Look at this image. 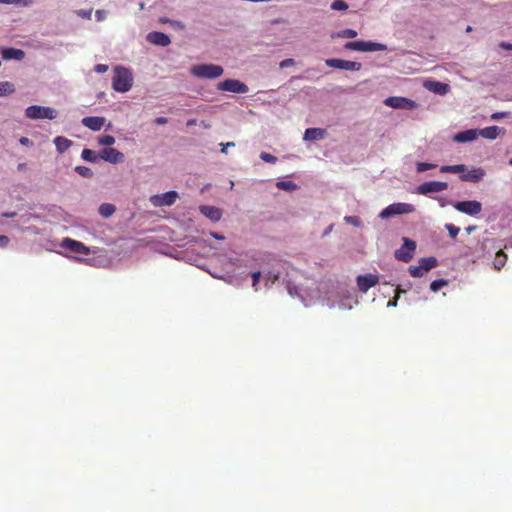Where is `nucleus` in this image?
<instances>
[{"label": "nucleus", "mask_w": 512, "mask_h": 512, "mask_svg": "<svg viewBox=\"0 0 512 512\" xmlns=\"http://www.w3.org/2000/svg\"><path fill=\"white\" fill-rule=\"evenodd\" d=\"M25 115L30 119H55L57 111L51 107L31 105L25 110Z\"/></svg>", "instance_id": "nucleus-5"}, {"label": "nucleus", "mask_w": 512, "mask_h": 512, "mask_svg": "<svg viewBox=\"0 0 512 512\" xmlns=\"http://www.w3.org/2000/svg\"><path fill=\"white\" fill-rule=\"evenodd\" d=\"M147 40L154 45L162 47L168 46L171 43V40L168 35L157 31L150 32L147 35Z\"/></svg>", "instance_id": "nucleus-17"}, {"label": "nucleus", "mask_w": 512, "mask_h": 512, "mask_svg": "<svg viewBox=\"0 0 512 512\" xmlns=\"http://www.w3.org/2000/svg\"><path fill=\"white\" fill-rule=\"evenodd\" d=\"M251 276H252V287L254 288L255 291H257L261 273L259 271L253 272Z\"/></svg>", "instance_id": "nucleus-43"}, {"label": "nucleus", "mask_w": 512, "mask_h": 512, "mask_svg": "<svg viewBox=\"0 0 512 512\" xmlns=\"http://www.w3.org/2000/svg\"><path fill=\"white\" fill-rule=\"evenodd\" d=\"M33 3L32 0H14L13 4H20L22 6H30Z\"/></svg>", "instance_id": "nucleus-50"}, {"label": "nucleus", "mask_w": 512, "mask_h": 512, "mask_svg": "<svg viewBox=\"0 0 512 512\" xmlns=\"http://www.w3.org/2000/svg\"><path fill=\"white\" fill-rule=\"evenodd\" d=\"M448 188V183L442 181H429L424 182L416 188V193L427 195L429 193H436L444 191Z\"/></svg>", "instance_id": "nucleus-11"}, {"label": "nucleus", "mask_w": 512, "mask_h": 512, "mask_svg": "<svg viewBox=\"0 0 512 512\" xmlns=\"http://www.w3.org/2000/svg\"><path fill=\"white\" fill-rule=\"evenodd\" d=\"M509 164L512 165V158L509 160Z\"/></svg>", "instance_id": "nucleus-64"}, {"label": "nucleus", "mask_w": 512, "mask_h": 512, "mask_svg": "<svg viewBox=\"0 0 512 512\" xmlns=\"http://www.w3.org/2000/svg\"><path fill=\"white\" fill-rule=\"evenodd\" d=\"M415 211V206L410 203H393L384 208L379 217L382 219H388L394 215L409 214Z\"/></svg>", "instance_id": "nucleus-4"}, {"label": "nucleus", "mask_w": 512, "mask_h": 512, "mask_svg": "<svg viewBox=\"0 0 512 512\" xmlns=\"http://www.w3.org/2000/svg\"><path fill=\"white\" fill-rule=\"evenodd\" d=\"M276 187L281 190L292 191L297 188V185L292 181H278Z\"/></svg>", "instance_id": "nucleus-33"}, {"label": "nucleus", "mask_w": 512, "mask_h": 512, "mask_svg": "<svg viewBox=\"0 0 512 512\" xmlns=\"http://www.w3.org/2000/svg\"><path fill=\"white\" fill-rule=\"evenodd\" d=\"M221 146H222L221 152L226 154L227 153V149H229V147H234L235 143L234 142H227L225 144L222 143Z\"/></svg>", "instance_id": "nucleus-49"}, {"label": "nucleus", "mask_w": 512, "mask_h": 512, "mask_svg": "<svg viewBox=\"0 0 512 512\" xmlns=\"http://www.w3.org/2000/svg\"><path fill=\"white\" fill-rule=\"evenodd\" d=\"M60 245L62 248H65L75 254H90V249L84 243L68 237L64 238Z\"/></svg>", "instance_id": "nucleus-13"}, {"label": "nucleus", "mask_w": 512, "mask_h": 512, "mask_svg": "<svg viewBox=\"0 0 512 512\" xmlns=\"http://www.w3.org/2000/svg\"><path fill=\"white\" fill-rule=\"evenodd\" d=\"M200 212L213 222L219 221L222 216L221 210L214 206L202 205Z\"/></svg>", "instance_id": "nucleus-20"}, {"label": "nucleus", "mask_w": 512, "mask_h": 512, "mask_svg": "<svg viewBox=\"0 0 512 512\" xmlns=\"http://www.w3.org/2000/svg\"><path fill=\"white\" fill-rule=\"evenodd\" d=\"M97 142L102 146H111L115 143V138L112 135H102L97 138Z\"/></svg>", "instance_id": "nucleus-34"}, {"label": "nucleus", "mask_w": 512, "mask_h": 512, "mask_svg": "<svg viewBox=\"0 0 512 512\" xmlns=\"http://www.w3.org/2000/svg\"><path fill=\"white\" fill-rule=\"evenodd\" d=\"M168 122V119L166 117H157L155 119V123L158 125H164Z\"/></svg>", "instance_id": "nucleus-52"}, {"label": "nucleus", "mask_w": 512, "mask_h": 512, "mask_svg": "<svg viewBox=\"0 0 512 512\" xmlns=\"http://www.w3.org/2000/svg\"><path fill=\"white\" fill-rule=\"evenodd\" d=\"M326 130L322 128H308L304 133V140L306 141H315L321 140L326 136Z\"/></svg>", "instance_id": "nucleus-21"}, {"label": "nucleus", "mask_w": 512, "mask_h": 512, "mask_svg": "<svg viewBox=\"0 0 512 512\" xmlns=\"http://www.w3.org/2000/svg\"><path fill=\"white\" fill-rule=\"evenodd\" d=\"M436 165L432 163L419 162L417 163V172H424L430 169L435 168Z\"/></svg>", "instance_id": "nucleus-41"}, {"label": "nucleus", "mask_w": 512, "mask_h": 512, "mask_svg": "<svg viewBox=\"0 0 512 512\" xmlns=\"http://www.w3.org/2000/svg\"><path fill=\"white\" fill-rule=\"evenodd\" d=\"M106 119L100 116H88L82 119V124L92 131H100L105 125Z\"/></svg>", "instance_id": "nucleus-16"}, {"label": "nucleus", "mask_w": 512, "mask_h": 512, "mask_svg": "<svg viewBox=\"0 0 512 512\" xmlns=\"http://www.w3.org/2000/svg\"><path fill=\"white\" fill-rule=\"evenodd\" d=\"M2 3H4V4H13L14 0H2Z\"/></svg>", "instance_id": "nucleus-58"}, {"label": "nucleus", "mask_w": 512, "mask_h": 512, "mask_svg": "<svg viewBox=\"0 0 512 512\" xmlns=\"http://www.w3.org/2000/svg\"><path fill=\"white\" fill-rule=\"evenodd\" d=\"M260 158L267 163H275L277 161V158L274 155L267 152H261Z\"/></svg>", "instance_id": "nucleus-42"}, {"label": "nucleus", "mask_w": 512, "mask_h": 512, "mask_svg": "<svg viewBox=\"0 0 512 512\" xmlns=\"http://www.w3.org/2000/svg\"><path fill=\"white\" fill-rule=\"evenodd\" d=\"M472 229H473L472 227H469V228L467 229V231H468V232H470V231H472Z\"/></svg>", "instance_id": "nucleus-63"}, {"label": "nucleus", "mask_w": 512, "mask_h": 512, "mask_svg": "<svg viewBox=\"0 0 512 512\" xmlns=\"http://www.w3.org/2000/svg\"><path fill=\"white\" fill-rule=\"evenodd\" d=\"M499 134V128L497 126H490L478 130V135L486 139H495Z\"/></svg>", "instance_id": "nucleus-25"}, {"label": "nucleus", "mask_w": 512, "mask_h": 512, "mask_svg": "<svg viewBox=\"0 0 512 512\" xmlns=\"http://www.w3.org/2000/svg\"><path fill=\"white\" fill-rule=\"evenodd\" d=\"M9 243V238L5 235H0V246L5 247Z\"/></svg>", "instance_id": "nucleus-51"}, {"label": "nucleus", "mask_w": 512, "mask_h": 512, "mask_svg": "<svg viewBox=\"0 0 512 512\" xmlns=\"http://www.w3.org/2000/svg\"><path fill=\"white\" fill-rule=\"evenodd\" d=\"M178 198V193L176 191H168L163 194L153 195L150 197V202L156 206H171L175 203Z\"/></svg>", "instance_id": "nucleus-12"}, {"label": "nucleus", "mask_w": 512, "mask_h": 512, "mask_svg": "<svg viewBox=\"0 0 512 512\" xmlns=\"http://www.w3.org/2000/svg\"><path fill=\"white\" fill-rule=\"evenodd\" d=\"M332 10H346L348 9V4L343 0H335L331 4Z\"/></svg>", "instance_id": "nucleus-38"}, {"label": "nucleus", "mask_w": 512, "mask_h": 512, "mask_svg": "<svg viewBox=\"0 0 512 512\" xmlns=\"http://www.w3.org/2000/svg\"><path fill=\"white\" fill-rule=\"evenodd\" d=\"M409 273L412 277H423L424 274L426 273V271H424V269H422V267L420 265H418V266L411 265L409 267Z\"/></svg>", "instance_id": "nucleus-36"}, {"label": "nucleus", "mask_w": 512, "mask_h": 512, "mask_svg": "<svg viewBox=\"0 0 512 512\" xmlns=\"http://www.w3.org/2000/svg\"><path fill=\"white\" fill-rule=\"evenodd\" d=\"M15 87L11 82H0V96H6L14 93Z\"/></svg>", "instance_id": "nucleus-31"}, {"label": "nucleus", "mask_w": 512, "mask_h": 512, "mask_svg": "<svg viewBox=\"0 0 512 512\" xmlns=\"http://www.w3.org/2000/svg\"><path fill=\"white\" fill-rule=\"evenodd\" d=\"M344 220L354 226H358L360 224V219L357 216H346Z\"/></svg>", "instance_id": "nucleus-44"}, {"label": "nucleus", "mask_w": 512, "mask_h": 512, "mask_svg": "<svg viewBox=\"0 0 512 512\" xmlns=\"http://www.w3.org/2000/svg\"><path fill=\"white\" fill-rule=\"evenodd\" d=\"M415 250L416 242L404 237L403 245L395 251L394 256L397 260L408 263L413 258Z\"/></svg>", "instance_id": "nucleus-6"}, {"label": "nucleus", "mask_w": 512, "mask_h": 512, "mask_svg": "<svg viewBox=\"0 0 512 512\" xmlns=\"http://www.w3.org/2000/svg\"><path fill=\"white\" fill-rule=\"evenodd\" d=\"M3 217H6V218H13L16 216V212H11V213H3L2 214Z\"/></svg>", "instance_id": "nucleus-56"}, {"label": "nucleus", "mask_w": 512, "mask_h": 512, "mask_svg": "<svg viewBox=\"0 0 512 512\" xmlns=\"http://www.w3.org/2000/svg\"><path fill=\"white\" fill-rule=\"evenodd\" d=\"M445 228L447 229L448 233H449V236L451 238H456L457 235L459 234L460 232V228H458L457 226L453 225V224H446L445 225Z\"/></svg>", "instance_id": "nucleus-39"}, {"label": "nucleus", "mask_w": 512, "mask_h": 512, "mask_svg": "<svg viewBox=\"0 0 512 512\" xmlns=\"http://www.w3.org/2000/svg\"><path fill=\"white\" fill-rule=\"evenodd\" d=\"M4 60L22 61L25 58V52L17 48H3L1 51Z\"/></svg>", "instance_id": "nucleus-18"}, {"label": "nucleus", "mask_w": 512, "mask_h": 512, "mask_svg": "<svg viewBox=\"0 0 512 512\" xmlns=\"http://www.w3.org/2000/svg\"><path fill=\"white\" fill-rule=\"evenodd\" d=\"M358 289L362 293H366L370 288L376 286L379 282V277L375 274L359 275L356 279Z\"/></svg>", "instance_id": "nucleus-15"}, {"label": "nucleus", "mask_w": 512, "mask_h": 512, "mask_svg": "<svg viewBox=\"0 0 512 512\" xmlns=\"http://www.w3.org/2000/svg\"><path fill=\"white\" fill-rule=\"evenodd\" d=\"M217 89L236 94H245L249 91L248 86L236 79H226L217 84Z\"/></svg>", "instance_id": "nucleus-7"}, {"label": "nucleus", "mask_w": 512, "mask_h": 512, "mask_svg": "<svg viewBox=\"0 0 512 512\" xmlns=\"http://www.w3.org/2000/svg\"><path fill=\"white\" fill-rule=\"evenodd\" d=\"M346 50L351 51H361V52H375V51H385L387 46L382 43L372 42V41H352L347 42L344 45Z\"/></svg>", "instance_id": "nucleus-3"}, {"label": "nucleus", "mask_w": 512, "mask_h": 512, "mask_svg": "<svg viewBox=\"0 0 512 512\" xmlns=\"http://www.w3.org/2000/svg\"><path fill=\"white\" fill-rule=\"evenodd\" d=\"M92 8L91 9H79L75 11V14L83 19H91L92 16Z\"/></svg>", "instance_id": "nucleus-40"}, {"label": "nucleus", "mask_w": 512, "mask_h": 512, "mask_svg": "<svg viewBox=\"0 0 512 512\" xmlns=\"http://www.w3.org/2000/svg\"><path fill=\"white\" fill-rule=\"evenodd\" d=\"M506 261H507V255L502 250H499L495 254V257L493 260L494 269H496L498 271L501 270V268L505 266Z\"/></svg>", "instance_id": "nucleus-26"}, {"label": "nucleus", "mask_w": 512, "mask_h": 512, "mask_svg": "<svg viewBox=\"0 0 512 512\" xmlns=\"http://www.w3.org/2000/svg\"><path fill=\"white\" fill-rule=\"evenodd\" d=\"M478 136V130L477 129H469L462 132L457 133L454 136V140L459 143H465L469 141H473Z\"/></svg>", "instance_id": "nucleus-22"}, {"label": "nucleus", "mask_w": 512, "mask_h": 512, "mask_svg": "<svg viewBox=\"0 0 512 512\" xmlns=\"http://www.w3.org/2000/svg\"><path fill=\"white\" fill-rule=\"evenodd\" d=\"M132 74L124 67H116L112 80V87L117 92H127L132 87Z\"/></svg>", "instance_id": "nucleus-1"}, {"label": "nucleus", "mask_w": 512, "mask_h": 512, "mask_svg": "<svg viewBox=\"0 0 512 512\" xmlns=\"http://www.w3.org/2000/svg\"><path fill=\"white\" fill-rule=\"evenodd\" d=\"M24 167H25V164H19V165H18V169H19V170L24 169Z\"/></svg>", "instance_id": "nucleus-59"}, {"label": "nucleus", "mask_w": 512, "mask_h": 512, "mask_svg": "<svg viewBox=\"0 0 512 512\" xmlns=\"http://www.w3.org/2000/svg\"><path fill=\"white\" fill-rule=\"evenodd\" d=\"M94 71L97 72V73H105V72L108 71V65H106V64H97L94 67Z\"/></svg>", "instance_id": "nucleus-46"}, {"label": "nucleus", "mask_w": 512, "mask_h": 512, "mask_svg": "<svg viewBox=\"0 0 512 512\" xmlns=\"http://www.w3.org/2000/svg\"><path fill=\"white\" fill-rule=\"evenodd\" d=\"M499 46L504 50H512V44L507 42H501Z\"/></svg>", "instance_id": "nucleus-53"}, {"label": "nucleus", "mask_w": 512, "mask_h": 512, "mask_svg": "<svg viewBox=\"0 0 512 512\" xmlns=\"http://www.w3.org/2000/svg\"><path fill=\"white\" fill-rule=\"evenodd\" d=\"M190 72L197 78L216 79L223 75L224 69L216 64H198L192 66Z\"/></svg>", "instance_id": "nucleus-2"}, {"label": "nucleus", "mask_w": 512, "mask_h": 512, "mask_svg": "<svg viewBox=\"0 0 512 512\" xmlns=\"http://www.w3.org/2000/svg\"><path fill=\"white\" fill-rule=\"evenodd\" d=\"M112 127V124L111 123H108L107 125V129H110Z\"/></svg>", "instance_id": "nucleus-62"}, {"label": "nucleus", "mask_w": 512, "mask_h": 512, "mask_svg": "<svg viewBox=\"0 0 512 512\" xmlns=\"http://www.w3.org/2000/svg\"><path fill=\"white\" fill-rule=\"evenodd\" d=\"M325 64L331 68H337L348 71H359L362 68V64L356 61L342 60V59H327Z\"/></svg>", "instance_id": "nucleus-10"}, {"label": "nucleus", "mask_w": 512, "mask_h": 512, "mask_svg": "<svg viewBox=\"0 0 512 512\" xmlns=\"http://www.w3.org/2000/svg\"><path fill=\"white\" fill-rule=\"evenodd\" d=\"M357 35L356 30L347 28L332 34V38H355Z\"/></svg>", "instance_id": "nucleus-30"}, {"label": "nucleus", "mask_w": 512, "mask_h": 512, "mask_svg": "<svg viewBox=\"0 0 512 512\" xmlns=\"http://www.w3.org/2000/svg\"><path fill=\"white\" fill-rule=\"evenodd\" d=\"M75 171L84 178H91L93 176V171L86 166H76Z\"/></svg>", "instance_id": "nucleus-35"}, {"label": "nucleus", "mask_w": 512, "mask_h": 512, "mask_svg": "<svg viewBox=\"0 0 512 512\" xmlns=\"http://www.w3.org/2000/svg\"><path fill=\"white\" fill-rule=\"evenodd\" d=\"M195 124H196V120L195 119L188 120V122H187L188 126H192V125H195Z\"/></svg>", "instance_id": "nucleus-57"}, {"label": "nucleus", "mask_w": 512, "mask_h": 512, "mask_svg": "<svg viewBox=\"0 0 512 512\" xmlns=\"http://www.w3.org/2000/svg\"><path fill=\"white\" fill-rule=\"evenodd\" d=\"M294 64H295L294 60L291 58H288V59H284L283 61L280 62V67L286 68L289 66H293Z\"/></svg>", "instance_id": "nucleus-47"}, {"label": "nucleus", "mask_w": 512, "mask_h": 512, "mask_svg": "<svg viewBox=\"0 0 512 512\" xmlns=\"http://www.w3.org/2000/svg\"><path fill=\"white\" fill-rule=\"evenodd\" d=\"M384 104L394 109L412 110L417 108L418 104L406 97L391 96L384 100Z\"/></svg>", "instance_id": "nucleus-8"}, {"label": "nucleus", "mask_w": 512, "mask_h": 512, "mask_svg": "<svg viewBox=\"0 0 512 512\" xmlns=\"http://www.w3.org/2000/svg\"><path fill=\"white\" fill-rule=\"evenodd\" d=\"M211 236H212V237H214L215 239H218V240H222V239H224V236H223V235H220V234H218V233H216V232H212V233H211Z\"/></svg>", "instance_id": "nucleus-55"}, {"label": "nucleus", "mask_w": 512, "mask_h": 512, "mask_svg": "<svg viewBox=\"0 0 512 512\" xmlns=\"http://www.w3.org/2000/svg\"><path fill=\"white\" fill-rule=\"evenodd\" d=\"M504 116V113H501V112H496L494 114H492L491 118L492 119H500Z\"/></svg>", "instance_id": "nucleus-54"}, {"label": "nucleus", "mask_w": 512, "mask_h": 512, "mask_svg": "<svg viewBox=\"0 0 512 512\" xmlns=\"http://www.w3.org/2000/svg\"><path fill=\"white\" fill-rule=\"evenodd\" d=\"M95 17L98 22L104 21L106 18V11L105 10H96Z\"/></svg>", "instance_id": "nucleus-45"}, {"label": "nucleus", "mask_w": 512, "mask_h": 512, "mask_svg": "<svg viewBox=\"0 0 512 512\" xmlns=\"http://www.w3.org/2000/svg\"><path fill=\"white\" fill-rule=\"evenodd\" d=\"M115 210V206L109 203H104L99 207V213L103 217H110L115 212Z\"/></svg>", "instance_id": "nucleus-32"}, {"label": "nucleus", "mask_w": 512, "mask_h": 512, "mask_svg": "<svg viewBox=\"0 0 512 512\" xmlns=\"http://www.w3.org/2000/svg\"><path fill=\"white\" fill-rule=\"evenodd\" d=\"M99 157L100 159L112 164L122 163L125 159V156L122 152L112 147L104 148L101 150L99 152Z\"/></svg>", "instance_id": "nucleus-14"}, {"label": "nucleus", "mask_w": 512, "mask_h": 512, "mask_svg": "<svg viewBox=\"0 0 512 512\" xmlns=\"http://www.w3.org/2000/svg\"><path fill=\"white\" fill-rule=\"evenodd\" d=\"M426 88L434 93L444 95L448 92L449 85L439 81H430L426 84Z\"/></svg>", "instance_id": "nucleus-24"}, {"label": "nucleus", "mask_w": 512, "mask_h": 512, "mask_svg": "<svg viewBox=\"0 0 512 512\" xmlns=\"http://www.w3.org/2000/svg\"><path fill=\"white\" fill-rule=\"evenodd\" d=\"M54 144L56 146L58 153L62 154L72 146L73 142L66 137L57 136L54 139Z\"/></svg>", "instance_id": "nucleus-23"}, {"label": "nucleus", "mask_w": 512, "mask_h": 512, "mask_svg": "<svg viewBox=\"0 0 512 512\" xmlns=\"http://www.w3.org/2000/svg\"><path fill=\"white\" fill-rule=\"evenodd\" d=\"M447 284H448L447 281L444 279L434 280L430 284V289L433 292H437L438 290H440L442 287L446 286Z\"/></svg>", "instance_id": "nucleus-37"}, {"label": "nucleus", "mask_w": 512, "mask_h": 512, "mask_svg": "<svg viewBox=\"0 0 512 512\" xmlns=\"http://www.w3.org/2000/svg\"><path fill=\"white\" fill-rule=\"evenodd\" d=\"M81 157L83 160L91 162V163L97 162V160L100 158L99 154H97L95 151H93L91 149H87V148L82 150Z\"/></svg>", "instance_id": "nucleus-29"}, {"label": "nucleus", "mask_w": 512, "mask_h": 512, "mask_svg": "<svg viewBox=\"0 0 512 512\" xmlns=\"http://www.w3.org/2000/svg\"><path fill=\"white\" fill-rule=\"evenodd\" d=\"M19 143H20L21 145H23V146H27V147H29V146H33V142H32L29 138H27V137H21V138L19 139Z\"/></svg>", "instance_id": "nucleus-48"}, {"label": "nucleus", "mask_w": 512, "mask_h": 512, "mask_svg": "<svg viewBox=\"0 0 512 512\" xmlns=\"http://www.w3.org/2000/svg\"><path fill=\"white\" fill-rule=\"evenodd\" d=\"M454 208L459 212L474 216L482 211V204L476 200L460 201L454 204Z\"/></svg>", "instance_id": "nucleus-9"}, {"label": "nucleus", "mask_w": 512, "mask_h": 512, "mask_svg": "<svg viewBox=\"0 0 512 512\" xmlns=\"http://www.w3.org/2000/svg\"><path fill=\"white\" fill-rule=\"evenodd\" d=\"M440 171L442 173H465L466 166L464 164H458V165H447L442 166Z\"/></svg>", "instance_id": "nucleus-28"}, {"label": "nucleus", "mask_w": 512, "mask_h": 512, "mask_svg": "<svg viewBox=\"0 0 512 512\" xmlns=\"http://www.w3.org/2000/svg\"><path fill=\"white\" fill-rule=\"evenodd\" d=\"M396 301H397L396 299H395L394 301H392V302L390 301L388 305H393V306H395V305H396Z\"/></svg>", "instance_id": "nucleus-60"}, {"label": "nucleus", "mask_w": 512, "mask_h": 512, "mask_svg": "<svg viewBox=\"0 0 512 512\" xmlns=\"http://www.w3.org/2000/svg\"><path fill=\"white\" fill-rule=\"evenodd\" d=\"M485 171L482 168H473L467 173L460 174V179L466 182H478L482 180Z\"/></svg>", "instance_id": "nucleus-19"}, {"label": "nucleus", "mask_w": 512, "mask_h": 512, "mask_svg": "<svg viewBox=\"0 0 512 512\" xmlns=\"http://www.w3.org/2000/svg\"><path fill=\"white\" fill-rule=\"evenodd\" d=\"M419 265L424 271L428 272L438 265V261L435 257H425L419 260Z\"/></svg>", "instance_id": "nucleus-27"}, {"label": "nucleus", "mask_w": 512, "mask_h": 512, "mask_svg": "<svg viewBox=\"0 0 512 512\" xmlns=\"http://www.w3.org/2000/svg\"><path fill=\"white\" fill-rule=\"evenodd\" d=\"M471 31H472V27L471 26H467L466 32H471Z\"/></svg>", "instance_id": "nucleus-61"}]
</instances>
